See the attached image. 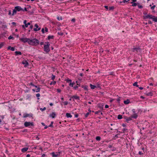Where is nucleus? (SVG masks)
Listing matches in <instances>:
<instances>
[{"instance_id": "nucleus-1", "label": "nucleus", "mask_w": 157, "mask_h": 157, "mask_svg": "<svg viewBox=\"0 0 157 157\" xmlns=\"http://www.w3.org/2000/svg\"><path fill=\"white\" fill-rule=\"evenodd\" d=\"M39 43L40 42L39 40L36 38L32 39L29 38L28 44L31 45L36 46L39 44Z\"/></svg>"}, {"instance_id": "nucleus-2", "label": "nucleus", "mask_w": 157, "mask_h": 157, "mask_svg": "<svg viewBox=\"0 0 157 157\" xmlns=\"http://www.w3.org/2000/svg\"><path fill=\"white\" fill-rule=\"evenodd\" d=\"M132 52H135L136 53L138 52H141V49L139 47L136 46L135 47L133 46V48L132 49Z\"/></svg>"}, {"instance_id": "nucleus-3", "label": "nucleus", "mask_w": 157, "mask_h": 157, "mask_svg": "<svg viewBox=\"0 0 157 157\" xmlns=\"http://www.w3.org/2000/svg\"><path fill=\"white\" fill-rule=\"evenodd\" d=\"M24 125L25 127L34 126V123L33 122L26 121L25 122Z\"/></svg>"}, {"instance_id": "nucleus-4", "label": "nucleus", "mask_w": 157, "mask_h": 157, "mask_svg": "<svg viewBox=\"0 0 157 157\" xmlns=\"http://www.w3.org/2000/svg\"><path fill=\"white\" fill-rule=\"evenodd\" d=\"M44 51L45 52H46V53H48L50 51V46H48V45H44Z\"/></svg>"}, {"instance_id": "nucleus-5", "label": "nucleus", "mask_w": 157, "mask_h": 157, "mask_svg": "<svg viewBox=\"0 0 157 157\" xmlns=\"http://www.w3.org/2000/svg\"><path fill=\"white\" fill-rule=\"evenodd\" d=\"M29 38L25 37H21L19 38V40L22 42L25 43L28 42L29 41Z\"/></svg>"}, {"instance_id": "nucleus-6", "label": "nucleus", "mask_w": 157, "mask_h": 157, "mask_svg": "<svg viewBox=\"0 0 157 157\" xmlns=\"http://www.w3.org/2000/svg\"><path fill=\"white\" fill-rule=\"evenodd\" d=\"M61 152H56V154L54 152H52L50 153L52 157H59L60 155Z\"/></svg>"}, {"instance_id": "nucleus-7", "label": "nucleus", "mask_w": 157, "mask_h": 157, "mask_svg": "<svg viewBox=\"0 0 157 157\" xmlns=\"http://www.w3.org/2000/svg\"><path fill=\"white\" fill-rule=\"evenodd\" d=\"M6 32H4L3 33H0V38H3L4 37H6V36H8L7 35V33Z\"/></svg>"}, {"instance_id": "nucleus-8", "label": "nucleus", "mask_w": 157, "mask_h": 157, "mask_svg": "<svg viewBox=\"0 0 157 157\" xmlns=\"http://www.w3.org/2000/svg\"><path fill=\"white\" fill-rule=\"evenodd\" d=\"M22 63L24 65V67H26L27 66H29V63L26 60H24L22 62Z\"/></svg>"}, {"instance_id": "nucleus-9", "label": "nucleus", "mask_w": 157, "mask_h": 157, "mask_svg": "<svg viewBox=\"0 0 157 157\" xmlns=\"http://www.w3.org/2000/svg\"><path fill=\"white\" fill-rule=\"evenodd\" d=\"M154 16H153L151 15L148 14L146 15L144 17V19L149 18V19H152L153 17Z\"/></svg>"}, {"instance_id": "nucleus-10", "label": "nucleus", "mask_w": 157, "mask_h": 157, "mask_svg": "<svg viewBox=\"0 0 157 157\" xmlns=\"http://www.w3.org/2000/svg\"><path fill=\"white\" fill-rule=\"evenodd\" d=\"M15 9L17 11H20L21 10H22L24 11V10H23L22 8L20 6H16L15 7Z\"/></svg>"}, {"instance_id": "nucleus-11", "label": "nucleus", "mask_w": 157, "mask_h": 157, "mask_svg": "<svg viewBox=\"0 0 157 157\" xmlns=\"http://www.w3.org/2000/svg\"><path fill=\"white\" fill-rule=\"evenodd\" d=\"M56 115V113L55 112H53L51 114H50L49 115V116L50 117H52V118H55Z\"/></svg>"}, {"instance_id": "nucleus-12", "label": "nucleus", "mask_w": 157, "mask_h": 157, "mask_svg": "<svg viewBox=\"0 0 157 157\" xmlns=\"http://www.w3.org/2000/svg\"><path fill=\"white\" fill-rule=\"evenodd\" d=\"M33 115L32 113L29 114L25 113L23 114V117H32Z\"/></svg>"}, {"instance_id": "nucleus-13", "label": "nucleus", "mask_w": 157, "mask_h": 157, "mask_svg": "<svg viewBox=\"0 0 157 157\" xmlns=\"http://www.w3.org/2000/svg\"><path fill=\"white\" fill-rule=\"evenodd\" d=\"M104 105L103 104L99 103L98 105V107L101 110L103 109Z\"/></svg>"}, {"instance_id": "nucleus-14", "label": "nucleus", "mask_w": 157, "mask_h": 157, "mask_svg": "<svg viewBox=\"0 0 157 157\" xmlns=\"http://www.w3.org/2000/svg\"><path fill=\"white\" fill-rule=\"evenodd\" d=\"M70 97L71 98H73L74 99H75L78 100H80L79 97L78 96H77L76 95H74L73 96H70Z\"/></svg>"}, {"instance_id": "nucleus-15", "label": "nucleus", "mask_w": 157, "mask_h": 157, "mask_svg": "<svg viewBox=\"0 0 157 157\" xmlns=\"http://www.w3.org/2000/svg\"><path fill=\"white\" fill-rule=\"evenodd\" d=\"M54 36L53 35H49L48 36L47 38L46 39L47 40H50L51 39H54Z\"/></svg>"}, {"instance_id": "nucleus-16", "label": "nucleus", "mask_w": 157, "mask_h": 157, "mask_svg": "<svg viewBox=\"0 0 157 157\" xmlns=\"http://www.w3.org/2000/svg\"><path fill=\"white\" fill-rule=\"evenodd\" d=\"M81 87L82 88L84 89L85 90H86V91H88V86L86 85H85V86L81 85Z\"/></svg>"}, {"instance_id": "nucleus-17", "label": "nucleus", "mask_w": 157, "mask_h": 157, "mask_svg": "<svg viewBox=\"0 0 157 157\" xmlns=\"http://www.w3.org/2000/svg\"><path fill=\"white\" fill-rule=\"evenodd\" d=\"M131 117L132 118H133L136 119L138 117V115L137 113L134 114H133L131 115Z\"/></svg>"}, {"instance_id": "nucleus-18", "label": "nucleus", "mask_w": 157, "mask_h": 157, "mask_svg": "<svg viewBox=\"0 0 157 157\" xmlns=\"http://www.w3.org/2000/svg\"><path fill=\"white\" fill-rule=\"evenodd\" d=\"M27 21L26 20H25L24 21L23 23L25 24V26L24 25H22V27L24 29L25 27L26 28L27 27Z\"/></svg>"}, {"instance_id": "nucleus-19", "label": "nucleus", "mask_w": 157, "mask_h": 157, "mask_svg": "<svg viewBox=\"0 0 157 157\" xmlns=\"http://www.w3.org/2000/svg\"><path fill=\"white\" fill-rule=\"evenodd\" d=\"M8 50H10L12 51H13L15 50V48L13 47H11L10 46H9L7 47Z\"/></svg>"}, {"instance_id": "nucleus-20", "label": "nucleus", "mask_w": 157, "mask_h": 157, "mask_svg": "<svg viewBox=\"0 0 157 157\" xmlns=\"http://www.w3.org/2000/svg\"><path fill=\"white\" fill-rule=\"evenodd\" d=\"M124 103L125 105L128 104L130 103V100L128 99H127L126 100L124 101Z\"/></svg>"}, {"instance_id": "nucleus-21", "label": "nucleus", "mask_w": 157, "mask_h": 157, "mask_svg": "<svg viewBox=\"0 0 157 157\" xmlns=\"http://www.w3.org/2000/svg\"><path fill=\"white\" fill-rule=\"evenodd\" d=\"M28 149V147H24L21 149V151L22 152H24L27 151Z\"/></svg>"}, {"instance_id": "nucleus-22", "label": "nucleus", "mask_w": 157, "mask_h": 157, "mask_svg": "<svg viewBox=\"0 0 157 157\" xmlns=\"http://www.w3.org/2000/svg\"><path fill=\"white\" fill-rule=\"evenodd\" d=\"M15 56H17L18 55H21L22 54L21 52L19 51H16L15 52Z\"/></svg>"}, {"instance_id": "nucleus-23", "label": "nucleus", "mask_w": 157, "mask_h": 157, "mask_svg": "<svg viewBox=\"0 0 157 157\" xmlns=\"http://www.w3.org/2000/svg\"><path fill=\"white\" fill-rule=\"evenodd\" d=\"M147 96H152L153 94L152 92H149L146 93L145 94Z\"/></svg>"}, {"instance_id": "nucleus-24", "label": "nucleus", "mask_w": 157, "mask_h": 157, "mask_svg": "<svg viewBox=\"0 0 157 157\" xmlns=\"http://www.w3.org/2000/svg\"><path fill=\"white\" fill-rule=\"evenodd\" d=\"M66 116L67 118H71L72 117V116L71 113H67Z\"/></svg>"}, {"instance_id": "nucleus-25", "label": "nucleus", "mask_w": 157, "mask_h": 157, "mask_svg": "<svg viewBox=\"0 0 157 157\" xmlns=\"http://www.w3.org/2000/svg\"><path fill=\"white\" fill-rule=\"evenodd\" d=\"M27 85L28 86V85H31L32 86H33L34 87H37V86L35 85H34V84L33 83V82H31L30 83H28L27 84Z\"/></svg>"}, {"instance_id": "nucleus-26", "label": "nucleus", "mask_w": 157, "mask_h": 157, "mask_svg": "<svg viewBox=\"0 0 157 157\" xmlns=\"http://www.w3.org/2000/svg\"><path fill=\"white\" fill-rule=\"evenodd\" d=\"M90 87L91 89H94L95 88H97L96 86L94 85H92V84H90Z\"/></svg>"}, {"instance_id": "nucleus-27", "label": "nucleus", "mask_w": 157, "mask_h": 157, "mask_svg": "<svg viewBox=\"0 0 157 157\" xmlns=\"http://www.w3.org/2000/svg\"><path fill=\"white\" fill-rule=\"evenodd\" d=\"M152 20L155 22H157V17L154 16Z\"/></svg>"}, {"instance_id": "nucleus-28", "label": "nucleus", "mask_w": 157, "mask_h": 157, "mask_svg": "<svg viewBox=\"0 0 157 157\" xmlns=\"http://www.w3.org/2000/svg\"><path fill=\"white\" fill-rule=\"evenodd\" d=\"M34 27H36V28H34L33 29L34 30L37 29H40V28H38L39 26H38V25L37 24H35V25Z\"/></svg>"}, {"instance_id": "nucleus-29", "label": "nucleus", "mask_w": 157, "mask_h": 157, "mask_svg": "<svg viewBox=\"0 0 157 157\" xmlns=\"http://www.w3.org/2000/svg\"><path fill=\"white\" fill-rule=\"evenodd\" d=\"M95 139L96 140L99 141L101 140V137L100 136H97L96 137Z\"/></svg>"}, {"instance_id": "nucleus-30", "label": "nucleus", "mask_w": 157, "mask_h": 157, "mask_svg": "<svg viewBox=\"0 0 157 157\" xmlns=\"http://www.w3.org/2000/svg\"><path fill=\"white\" fill-rule=\"evenodd\" d=\"M132 120V118L131 117V116L130 117H127V122L128 123V121H131Z\"/></svg>"}, {"instance_id": "nucleus-31", "label": "nucleus", "mask_w": 157, "mask_h": 157, "mask_svg": "<svg viewBox=\"0 0 157 157\" xmlns=\"http://www.w3.org/2000/svg\"><path fill=\"white\" fill-rule=\"evenodd\" d=\"M121 98L119 97H118V98L116 100L117 101L119 105H120V101H121L120 98Z\"/></svg>"}, {"instance_id": "nucleus-32", "label": "nucleus", "mask_w": 157, "mask_h": 157, "mask_svg": "<svg viewBox=\"0 0 157 157\" xmlns=\"http://www.w3.org/2000/svg\"><path fill=\"white\" fill-rule=\"evenodd\" d=\"M131 3L132 4V6H136L138 4H137L136 3L133 2H131Z\"/></svg>"}, {"instance_id": "nucleus-33", "label": "nucleus", "mask_w": 157, "mask_h": 157, "mask_svg": "<svg viewBox=\"0 0 157 157\" xmlns=\"http://www.w3.org/2000/svg\"><path fill=\"white\" fill-rule=\"evenodd\" d=\"M138 82H135L133 84L134 86H136L137 87H139V85L137 84Z\"/></svg>"}, {"instance_id": "nucleus-34", "label": "nucleus", "mask_w": 157, "mask_h": 157, "mask_svg": "<svg viewBox=\"0 0 157 157\" xmlns=\"http://www.w3.org/2000/svg\"><path fill=\"white\" fill-rule=\"evenodd\" d=\"M122 118V116L121 115H118L117 116V119H121Z\"/></svg>"}, {"instance_id": "nucleus-35", "label": "nucleus", "mask_w": 157, "mask_h": 157, "mask_svg": "<svg viewBox=\"0 0 157 157\" xmlns=\"http://www.w3.org/2000/svg\"><path fill=\"white\" fill-rule=\"evenodd\" d=\"M36 88H37V89H36V92H39L40 91V87H39L37 86V87H36Z\"/></svg>"}, {"instance_id": "nucleus-36", "label": "nucleus", "mask_w": 157, "mask_h": 157, "mask_svg": "<svg viewBox=\"0 0 157 157\" xmlns=\"http://www.w3.org/2000/svg\"><path fill=\"white\" fill-rule=\"evenodd\" d=\"M65 81L67 83H70L72 82V80L71 79H66L65 80Z\"/></svg>"}, {"instance_id": "nucleus-37", "label": "nucleus", "mask_w": 157, "mask_h": 157, "mask_svg": "<svg viewBox=\"0 0 157 157\" xmlns=\"http://www.w3.org/2000/svg\"><path fill=\"white\" fill-rule=\"evenodd\" d=\"M17 11H16V10H15V9L14 8V9L13 10L12 15H13L15 14H16V13Z\"/></svg>"}, {"instance_id": "nucleus-38", "label": "nucleus", "mask_w": 157, "mask_h": 157, "mask_svg": "<svg viewBox=\"0 0 157 157\" xmlns=\"http://www.w3.org/2000/svg\"><path fill=\"white\" fill-rule=\"evenodd\" d=\"M8 39L9 40L12 39L13 40L14 39V38L12 36H10L8 37Z\"/></svg>"}, {"instance_id": "nucleus-39", "label": "nucleus", "mask_w": 157, "mask_h": 157, "mask_svg": "<svg viewBox=\"0 0 157 157\" xmlns=\"http://www.w3.org/2000/svg\"><path fill=\"white\" fill-rule=\"evenodd\" d=\"M90 112H87L86 114H85V118H86L90 114Z\"/></svg>"}, {"instance_id": "nucleus-40", "label": "nucleus", "mask_w": 157, "mask_h": 157, "mask_svg": "<svg viewBox=\"0 0 157 157\" xmlns=\"http://www.w3.org/2000/svg\"><path fill=\"white\" fill-rule=\"evenodd\" d=\"M56 82L55 81H54L53 82H52L50 83V84L51 85H55L56 84Z\"/></svg>"}, {"instance_id": "nucleus-41", "label": "nucleus", "mask_w": 157, "mask_h": 157, "mask_svg": "<svg viewBox=\"0 0 157 157\" xmlns=\"http://www.w3.org/2000/svg\"><path fill=\"white\" fill-rule=\"evenodd\" d=\"M55 78L56 76L53 74H52L51 79H52V80H54L55 79Z\"/></svg>"}, {"instance_id": "nucleus-42", "label": "nucleus", "mask_w": 157, "mask_h": 157, "mask_svg": "<svg viewBox=\"0 0 157 157\" xmlns=\"http://www.w3.org/2000/svg\"><path fill=\"white\" fill-rule=\"evenodd\" d=\"M127 129L126 128H124L122 130V132L123 133H124L125 132H128L127 131Z\"/></svg>"}, {"instance_id": "nucleus-43", "label": "nucleus", "mask_w": 157, "mask_h": 157, "mask_svg": "<svg viewBox=\"0 0 157 157\" xmlns=\"http://www.w3.org/2000/svg\"><path fill=\"white\" fill-rule=\"evenodd\" d=\"M57 34L59 35H61V36H62L63 35V32H58L57 33Z\"/></svg>"}, {"instance_id": "nucleus-44", "label": "nucleus", "mask_w": 157, "mask_h": 157, "mask_svg": "<svg viewBox=\"0 0 157 157\" xmlns=\"http://www.w3.org/2000/svg\"><path fill=\"white\" fill-rule=\"evenodd\" d=\"M4 45V42H1L0 43V48H1Z\"/></svg>"}, {"instance_id": "nucleus-45", "label": "nucleus", "mask_w": 157, "mask_h": 157, "mask_svg": "<svg viewBox=\"0 0 157 157\" xmlns=\"http://www.w3.org/2000/svg\"><path fill=\"white\" fill-rule=\"evenodd\" d=\"M36 97L37 98V99H40L39 98V97L40 96V94L39 93H38L36 94Z\"/></svg>"}, {"instance_id": "nucleus-46", "label": "nucleus", "mask_w": 157, "mask_h": 157, "mask_svg": "<svg viewBox=\"0 0 157 157\" xmlns=\"http://www.w3.org/2000/svg\"><path fill=\"white\" fill-rule=\"evenodd\" d=\"M114 8L113 6H110L109 7V10H113L114 9Z\"/></svg>"}, {"instance_id": "nucleus-47", "label": "nucleus", "mask_w": 157, "mask_h": 157, "mask_svg": "<svg viewBox=\"0 0 157 157\" xmlns=\"http://www.w3.org/2000/svg\"><path fill=\"white\" fill-rule=\"evenodd\" d=\"M53 121L51 122L50 124L48 126V127H53V126L52 125H53Z\"/></svg>"}, {"instance_id": "nucleus-48", "label": "nucleus", "mask_w": 157, "mask_h": 157, "mask_svg": "<svg viewBox=\"0 0 157 157\" xmlns=\"http://www.w3.org/2000/svg\"><path fill=\"white\" fill-rule=\"evenodd\" d=\"M116 148L114 147H113L112 148H111V150L112 151H116Z\"/></svg>"}, {"instance_id": "nucleus-49", "label": "nucleus", "mask_w": 157, "mask_h": 157, "mask_svg": "<svg viewBox=\"0 0 157 157\" xmlns=\"http://www.w3.org/2000/svg\"><path fill=\"white\" fill-rule=\"evenodd\" d=\"M57 19L59 20H61L62 19V17H57Z\"/></svg>"}, {"instance_id": "nucleus-50", "label": "nucleus", "mask_w": 157, "mask_h": 157, "mask_svg": "<svg viewBox=\"0 0 157 157\" xmlns=\"http://www.w3.org/2000/svg\"><path fill=\"white\" fill-rule=\"evenodd\" d=\"M97 88H99L100 89H101V86H100V85L99 84H98L97 85Z\"/></svg>"}, {"instance_id": "nucleus-51", "label": "nucleus", "mask_w": 157, "mask_h": 157, "mask_svg": "<svg viewBox=\"0 0 157 157\" xmlns=\"http://www.w3.org/2000/svg\"><path fill=\"white\" fill-rule=\"evenodd\" d=\"M45 44H44L45 45H48V46L50 45V43L48 42H45Z\"/></svg>"}, {"instance_id": "nucleus-52", "label": "nucleus", "mask_w": 157, "mask_h": 157, "mask_svg": "<svg viewBox=\"0 0 157 157\" xmlns=\"http://www.w3.org/2000/svg\"><path fill=\"white\" fill-rule=\"evenodd\" d=\"M101 112V110H98V111H96V112H95V114H98L99 113H100Z\"/></svg>"}, {"instance_id": "nucleus-53", "label": "nucleus", "mask_w": 157, "mask_h": 157, "mask_svg": "<svg viewBox=\"0 0 157 157\" xmlns=\"http://www.w3.org/2000/svg\"><path fill=\"white\" fill-rule=\"evenodd\" d=\"M46 109V108L45 107H44L43 108H40V110H41L42 111H43L45 110Z\"/></svg>"}, {"instance_id": "nucleus-54", "label": "nucleus", "mask_w": 157, "mask_h": 157, "mask_svg": "<svg viewBox=\"0 0 157 157\" xmlns=\"http://www.w3.org/2000/svg\"><path fill=\"white\" fill-rule=\"evenodd\" d=\"M114 99L113 98H111V100H109V102L110 103L112 102L114 100Z\"/></svg>"}, {"instance_id": "nucleus-55", "label": "nucleus", "mask_w": 157, "mask_h": 157, "mask_svg": "<svg viewBox=\"0 0 157 157\" xmlns=\"http://www.w3.org/2000/svg\"><path fill=\"white\" fill-rule=\"evenodd\" d=\"M63 103H64V105H67L68 104V102L67 101H65L63 102Z\"/></svg>"}, {"instance_id": "nucleus-56", "label": "nucleus", "mask_w": 157, "mask_h": 157, "mask_svg": "<svg viewBox=\"0 0 157 157\" xmlns=\"http://www.w3.org/2000/svg\"><path fill=\"white\" fill-rule=\"evenodd\" d=\"M94 43L95 44H97V45H98V42L96 40H94Z\"/></svg>"}, {"instance_id": "nucleus-57", "label": "nucleus", "mask_w": 157, "mask_h": 157, "mask_svg": "<svg viewBox=\"0 0 157 157\" xmlns=\"http://www.w3.org/2000/svg\"><path fill=\"white\" fill-rule=\"evenodd\" d=\"M61 90L60 89H57V92L58 93H60V92H61Z\"/></svg>"}, {"instance_id": "nucleus-58", "label": "nucleus", "mask_w": 157, "mask_h": 157, "mask_svg": "<svg viewBox=\"0 0 157 157\" xmlns=\"http://www.w3.org/2000/svg\"><path fill=\"white\" fill-rule=\"evenodd\" d=\"M78 88V86H76L73 87V88L75 90H76Z\"/></svg>"}, {"instance_id": "nucleus-59", "label": "nucleus", "mask_w": 157, "mask_h": 157, "mask_svg": "<svg viewBox=\"0 0 157 157\" xmlns=\"http://www.w3.org/2000/svg\"><path fill=\"white\" fill-rule=\"evenodd\" d=\"M128 117L126 116H124V119L126 120V121L127 122V118Z\"/></svg>"}, {"instance_id": "nucleus-60", "label": "nucleus", "mask_w": 157, "mask_h": 157, "mask_svg": "<svg viewBox=\"0 0 157 157\" xmlns=\"http://www.w3.org/2000/svg\"><path fill=\"white\" fill-rule=\"evenodd\" d=\"M155 5H154L153 6H152L151 7V9L153 10L155 8Z\"/></svg>"}, {"instance_id": "nucleus-61", "label": "nucleus", "mask_w": 157, "mask_h": 157, "mask_svg": "<svg viewBox=\"0 0 157 157\" xmlns=\"http://www.w3.org/2000/svg\"><path fill=\"white\" fill-rule=\"evenodd\" d=\"M138 7L139 8H143V6H141V5H138Z\"/></svg>"}, {"instance_id": "nucleus-62", "label": "nucleus", "mask_w": 157, "mask_h": 157, "mask_svg": "<svg viewBox=\"0 0 157 157\" xmlns=\"http://www.w3.org/2000/svg\"><path fill=\"white\" fill-rule=\"evenodd\" d=\"M119 135H120V134H117L115 136V137L117 138L118 137V136Z\"/></svg>"}, {"instance_id": "nucleus-63", "label": "nucleus", "mask_w": 157, "mask_h": 157, "mask_svg": "<svg viewBox=\"0 0 157 157\" xmlns=\"http://www.w3.org/2000/svg\"><path fill=\"white\" fill-rule=\"evenodd\" d=\"M132 111L133 112V113L134 114H136L135 113V109H133L132 110Z\"/></svg>"}, {"instance_id": "nucleus-64", "label": "nucleus", "mask_w": 157, "mask_h": 157, "mask_svg": "<svg viewBox=\"0 0 157 157\" xmlns=\"http://www.w3.org/2000/svg\"><path fill=\"white\" fill-rule=\"evenodd\" d=\"M139 154L140 155H143V152H142L141 151H140L139 152Z\"/></svg>"}]
</instances>
